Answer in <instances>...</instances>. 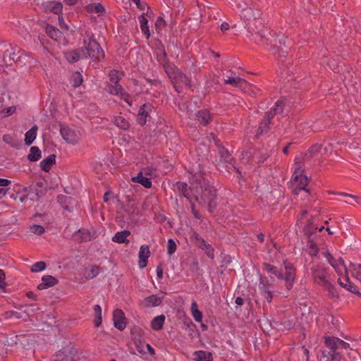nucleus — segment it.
Here are the masks:
<instances>
[{
    "mask_svg": "<svg viewBox=\"0 0 361 361\" xmlns=\"http://www.w3.org/2000/svg\"><path fill=\"white\" fill-rule=\"evenodd\" d=\"M241 15L250 22L251 39L270 51L279 61L284 62L292 45L291 40L283 35L277 38L275 32L265 27L261 19V11L248 6Z\"/></svg>",
    "mask_w": 361,
    "mask_h": 361,
    "instance_id": "nucleus-1",
    "label": "nucleus"
},
{
    "mask_svg": "<svg viewBox=\"0 0 361 361\" xmlns=\"http://www.w3.org/2000/svg\"><path fill=\"white\" fill-rule=\"evenodd\" d=\"M328 30H325L324 26L321 25L319 30V35L321 39L317 37V49L321 47L320 51L317 53V61L321 66V68H324L325 70L329 68L335 73H340L343 68L340 64V56L334 55L331 56L329 54V49H334L336 48L337 44V39L334 37V30L332 27H328Z\"/></svg>",
    "mask_w": 361,
    "mask_h": 361,
    "instance_id": "nucleus-2",
    "label": "nucleus"
},
{
    "mask_svg": "<svg viewBox=\"0 0 361 361\" xmlns=\"http://www.w3.org/2000/svg\"><path fill=\"white\" fill-rule=\"evenodd\" d=\"M192 173L196 182L195 190H193L194 201L201 206L207 205L209 212H214L216 207L215 188L206 179L205 173L200 165L197 171L192 169Z\"/></svg>",
    "mask_w": 361,
    "mask_h": 361,
    "instance_id": "nucleus-3",
    "label": "nucleus"
},
{
    "mask_svg": "<svg viewBox=\"0 0 361 361\" xmlns=\"http://www.w3.org/2000/svg\"><path fill=\"white\" fill-rule=\"evenodd\" d=\"M337 109L331 92L326 94L325 98L317 100V132H322L336 125Z\"/></svg>",
    "mask_w": 361,
    "mask_h": 361,
    "instance_id": "nucleus-4",
    "label": "nucleus"
},
{
    "mask_svg": "<svg viewBox=\"0 0 361 361\" xmlns=\"http://www.w3.org/2000/svg\"><path fill=\"white\" fill-rule=\"evenodd\" d=\"M322 338L325 346L329 349V351L321 350V355L317 354V360L319 361H341L342 354L337 350L339 348L348 349L350 348V344L334 336H324Z\"/></svg>",
    "mask_w": 361,
    "mask_h": 361,
    "instance_id": "nucleus-5",
    "label": "nucleus"
},
{
    "mask_svg": "<svg viewBox=\"0 0 361 361\" xmlns=\"http://www.w3.org/2000/svg\"><path fill=\"white\" fill-rule=\"evenodd\" d=\"M301 220L304 221L303 232L306 235L307 244L302 248V255L307 258L310 257L312 259L316 256V224L315 218L308 217L307 211L302 213Z\"/></svg>",
    "mask_w": 361,
    "mask_h": 361,
    "instance_id": "nucleus-6",
    "label": "nucleus"
},
{
    "mask_svg": "<svg viewBox=\"0 0 361 361\" xmlns=\"http://www.w3.org/2000/svg\"><path fill=\"white\" fill-rule=\"evenodd\" d=\"M109 82L106 84V90L111 95L118 96L129 106H133V101L130 99V94L126 91L119 82L121 77L116 70H111L109 73Z\"/></svg>",
    "mask_w": 361,
    "mask_h": 361,
    "instance_id": "nucleus-7",
    "label": "nucleus"
},
{
    "mask_svg": "<svg viewBox=\"0 0 361 361\" xmlns=\"http://www.w3.org/2000/svg\"><path fill=\"white\" fill-rule=\"evenodd\" d=\"M285 274H283L281 269H279L270 264L264 263V269L269 273L275 275L279 279L285 281V286L287 290H290L295 283V269L290 263H284Z\"/></svg>",
    "mask_w": 361,
    "mask_h": 361,
    "instance_id": "nucleus-8",
    "label": "nucleus"
},
{
    "mask_svg": "<svg viewBox=\"0 0 361 361\" xmlns=\"http://www.w3.org/2000/svg\"><path fill=\"white\" fill-rule=\"evenodd\" d=\"M83 48L86 54V59H91L94 62H99L105 57V54L99 42L95 39L94 34L87 35L82 40Z\"/></svg>",
    "mask_w": 361,
    "mask_h": 361,
    "instance_id": "nucleus-9",
    "label": "nucleus"
},
{
    "mask_svg": "<svg viewBox=\"0 0 361 361\" xmlns=\"http://www.w3.org/2000/svg\"><path fill=\"white\" fill-rule=\"evenodd\" d=\"M325 199H334L344 202L348 204L354 205L355 203L361 204V197L344 192H336L329 190H324L317 189V201H323Z\"/></svg>",
    "mask_w": 361,
    "mask_h": 361,
    "instance_id": "nucleus-10",
    "label": "nucleus"
},
{
    "mask_svg": "<svg viewBox=\"0 0 361 361\" xmlns=\"http://www.w3.org/2000/svg\"><path fill=\"white\" fill-rule=\"evenodd\" d=\"M324 135H317V166L321 167L324 164V160L329 157L334 152L335 145L339 144L336 139L328 137L324 138L322 141V137Z\"/></svg>",
    "mask_w": 361,
    "mask_h": 361,
    "instance_id": "nucleus-11",
    "label": "nucleus"
},
{
    "mask_svg": "<svg viewBox=\"0 0 361 361\" xmlns=\"http://www.w3.org/2000/svg\"><path fill=\"white\" fill-rule=\"evenodd\" d=\"M307 183L308 179L303 175L302 162L295 159L294 171L290 180L293 193L297 195L300 190H307Z\"/></svg>",
    "mask_w": 361,
    "mask_h": 361,
    "instance_id": "nucleus-12",
    "label": "nucleus"
},
{
    "mask_svg": "<svg viewBox=\"0 0 361 361\" xmlns=\"http://www.w3.org/2000/svg\"><path fill=\"white\" fill-rule=\"evenodd\" d=\"M284 106V100H278L275 103L274 106L266 113L262 121L259 122V127L257 130V136L267 133L269 130L271 120L275 116L280 115L283 112Z\"/></svg>",
    "mask_w": 361,
    "mask_h": 361,
    "instance_id": "nucleus-13",
    "label": "nucleus"
},
{
    "mask_svg": "<svg viewBox=\"0 0 361 361\" xmlns=\"http://www.w3.org/2000/svg\"><path fill=\"white\" fill-rule=\"evenodd\" d=\"M324 211H322V207L317 206V259L319 258V246L326 244V241L330 242L329 238L334 234L330 227H324L319 223L320 220H323V215Z\"/></svg>",
    "mask_w": 361,
    "mask_h": 361,
    "instance_id": "nucleus-14",
    "label": "nucleus"
},
{
    "mask_svg": "<svg viewBox=\"0 0 361 361\" xmlns=\"http://www.w3.org/2000/svg\"><path fill=\"white\" fill-rule=\"evenodd\" d=\"M320 278V282H317V286H320L322 290L326 292V298L334 302H338L341 300V296L335 286L328 279Z\"/></svg>",
    "mask_w": 361,
    "mask_h": 361,
    "instance_id": "nucleus-15",
    "label": "nucleus"
},
{
    "mask_svg": "<svg viewBox=\"0 0 361 361\" xmlns=\"http://www.w3.org/2000/svg\"><path fill=\"white\" fill-rule=\"evenodd\" d=\"M273 278L269 279L267 277L260 276L259 281V290L260 294L267 300L268 302H271L273 299Z\"/></svg>",
    "mask_w": 361,
    "mask_h": 361,
    "instance_id": "nucleus-16",
    "label": "nucleus"
},
{
    "mask_svg": "<svg viewBox=\"0 0 361 361\" xmlns=\"http://www.w3.org/2000/svg\"><path fill=\"white\" fill-rule=\"evenodd\" d=\"M191 238L195 240V245L202 250L209 258H214V249L212 245L207 243L197 233L195 232Z\"/></svg>",
    "mask_w": 361,
    "mask_h": 361,
    "instance_id": "nucleus-17",
    "label": "nucleus"
},
{
    "mask_svg": "<svg viewBox=\"0 0 361 361\" xmlns=\"http://www.w3.org/2000/svg\"><path fill=\"white\" fill-rule=\"evenodd\" d=\"M174 190L180 195L185 197L189 202L194 200L193 190H195V186L189 188L187 183L178 181L174 185Z\"/></svg>",
    "mask_w": 361,
    "mask_h": 361,
    "instance_id": "nucleus-18",
    "label": "nucleus"
},
{
    "mask_svg": "<svg viewBox=\"0 0 361 361\" xmlns=\"http://www.w3.org/2000/svg\"><path fill=\"white\" fill-rule=\"evenodd\" d=\"M86 56L83 48H78L64 52V58L70 63H76L81 59H86Z\"/></svg>",
    "mask_w": 361,
    "mask_h": 361,
    "instance_id": "nucleus-19",
    "label": "nucleus"
},
{
    "mask_svg": "<svg viewBox=\"0 0 361 361\" xmlns=\"http://www.w3.org/2000/svg\"><path fill=\"white\" fill-rule=\"evenodd\" d=\"M343 278L345 281V283H344L343 288L361 298V292L360 291V288L350 280L349 277L348 269H345Z\"/></svg>",
    "mask_w": 361,
    "mask_h": 361,
    "instance_id": "nucleus-20",
    "label": "nucleus"
},
{
    "mask_svg": "<svg viewBox=\"0 0 361 361\" xmlns=\"http://www.w3.org/2000/svg\"><path fill=\"white\" fill-rule=\"evenodd\" d=\"M151 252L149 245L145 244L142 245L140 247L138 254V266L140 269H144L147 267L148 263V258L150 257Z\"/></svg>",
    "mask_w": 361,
    "mask_h": 361,
    "instance_id": "nucleus-21",
    "label": "nucleus"
},
{
    "mask_svg": "<svg viewBox=\"0 0 361 361\" xmlns=\"http://www.w3.org/2000/svg\"><path fill=\"white\" fill-rule=\"evenodd\" d=\"M113 319L114 326L118 330L122 331L126 327V317L121 309H116L114 311Z\"/></svg>",
    "mask_w": 361,
    "mask_h": 361,
    "instance_id": "nucleus-22",
    "label": "nucleus"
},
{
    "mask_svg": "<svg viewBox=\"0 0 361 361\" xmlns=\"http://www.w3.org/2000/svg\"><path fill=\"white\" fill-rule=\"evenodd\" d=\"M52 361H78L72 350L69 348H64L58 351Z\"/></svg>",
    "mask_w": 361,
    "mask_h": 361,
    "instance_id": "nucleus-23",
    "label": "nucleus"
},
{
    "mask_svg": "<svg viewBox=\"0 0 361 361\" xmlns=\"http://www.w3.org/2000/svg\"><path fill=\"white\" fill-rule=\"evenodd\" d=\"M42 6L46 13H53L57 15L61 13L63 8V5L61 2L54 1L44 2Z\"/></svg>",
    "mask_w": 361,
    "mask_h": 361,
    "instance_id": "nucleus-24",
    "label": "nucleus"
},
{
    "mask_svg": "<svg viewBox=\"0 0 361 361\" xmlns=\"http://www.w3.org/2000/svg\"><path fill=\"white\" fill-rule=\"evenodd\" d=\"M196 118L200 124L205 126L212 121L213 114L207 109H202L196 113Z\"/></svg>",
    "mask_w": 361,
    "mask_h": 361,
    "instance_id": "nucleus-25",
    "label": "nucleus"
},
{
    "mask_svg": "<svg viewBox=\"0 0 361 361\" xmlns=\"http://www.w3.org/2000/svg\"><path fill=\"white\" fill-rule=\"evenodd\" d=\"M331 275L335 277V274L329 267H324V264L322 262H317V282H320V277L329 280Z\"/></svg>",
    "mask_w": 361,
    "mask_h": 361,
    "instance_id": "nucleus-26",
    "label": "nucleus"
},
{
    "mask_svg": "<svg viewBox=\"0 0 361 361\" xmlns=\"http://www.w3.org/2000/svg\"><path fill=\"white\" fill-rule=\"evenodd\" d=\"M152 106L150 104H144L138 111L139 123L144 126L146 123L147 118L149 116V112L152 111Z\"/></svg>",
    "mask_w": 361,
    "mask_h": 361,
    "instance_id": "nucleus-27",
    "label": "nucleus"
},
{
    "mask_svg": "<svg viewBox=\"0 0 361 361\" xmlns=\"http://www.w3.org/2000/svg\"><path fill=\"white\" fill-rule=\"evenodd\" d=\"M59 281L54 276L46 275L42 278V283L37 286V289L44 290L56 285Z\"/></svg>",
    "mask_w": 361,
    "mask_h": 361,
    "instance_id": "nucleus-28",
    "label": "nucleus"
},
{
    "mask_svg": "<svg viewBox=\"0 0 361 361\" xmlns=\"http://www.w3.org/2000/svg\"><path fill=\"white\" fill-rule=\"evenodd\" d=\"M227 78L224 79V83L225 84H229L235 87H238L239 89L242 90L243 87H245L246 86V80L240 78V77H231V76H226Z\"/></svg>",
    "mask_w": 361,
    "mask_h": 361,
    "instance_id": "nucleus-29",
    "label": "nucleus"
},
{
    "mask_svg": "<svg viewBox=\"0 0 361 361\" xmlns=\"http://www.w3.org/2000/svg\"><path fill=\"white\" fill-rule=\"evenodd\" d=\"M138 20L140 23V26L142 32L147 39H149L151 36V32L149 30V27L148 25V20L146 18L145 13L139 16Z\"/></svg>",
    "mask_w": 361,
    "mask_h": 361,
    "instance_id": "nucleus-30",
    "label": "nucleus"
},
{
    "mask_svg": "<svg viewBox=\"0 0 361 361\" xmlns=\"http://www.w3.org/2000/svg\"><path fill=\"white\" fill-rule=\"evenodd\" d=\"M132 181L134 183H137L141 184L142 186H144L146 188H152V183L149 178H147L146 176H143V172L140 171L138 173V174L133 177L131 178Z\"/></svg>",
    "mask_w": 361,
    "mask_h": 361,
    "instance_id": "nucleus-31",
    "label": "nucleus"
},
{
    "mask_svg": "<svg viewBox=\"0 0 361 361\" xmlns=\"http://www.w3.org/2000/svg\"><path fill=\"white\" fill-rule=\"evenodd\" d=\"M130 235V232L128 230L118 231L112 237V241L117 243H128L129 240L127 238Z\"/></svg>",
    "mask_w": 361,
    "mask_h": 361,
    "instance_id": "nucleus-32",
    "label": "nucleus"
},
{
    "mask_svg": "<svg viewBox=\"0 0 361 361\" xmlns=\"http://www.w3.org/2000/svg\"><path fill=\"white\" fill-rule=\"evenodd\" d=\"M55 161H56V155L52 154L49 155L44 159H43L40 162L39 165H40L41 169L43 171H46V172H49L50 171L52 165L54 164H55Z\"/></svg>",
    "mask_w": 361,
    "mask_h": 361,
    "instance_id": "nucleus-33",
    "label": "nucleus"
},
{
    "mask_svg": "<svg viewBox=\"0 0 361 361\" xmlns=\"http://www.w3.org/2000/svg\"><path fill=\"white\" fill-rule=\"evenodd\" d=\"M162 298L157 295H152L144 299V305L146 307H156L162 302Z\"/></svg>",
    "mask_w": 361,
    "mask_h": 361,
    "instance_id": "nucleus-34",
    "label": "nucleus"
},
{
    "mask_svg": "<svg viewBox=\"0 0 361 361\" xmlns=\"http://www.w3.org/2000/svg\"><path fill=\"white\" fill-rule=\"evenodd\" d=\"M195 361H213L212 353L204 350H197L193 353Z\"/></svg>",
    "mask_w": 361,
    "mask_h": 361,
    "instance_id": "nucleus-35",
    "label": "nucleus"
},
{
    "mask_svg": "<svg viewBox=\"0 0 361 361\" xmlns=\"http://www.w3.org/2000/svg\"><path fill=\"white\" fill-rule=\"evenodd\" d=\"M241 90L248 94L252 97H256L262 94V90L259 88L252 85V84L247 82V81L246 86H245V87H243Z\"/></svg>",
    "mask_w": 361,
    "mask_h": 361,
    "instance_id": "nucleus-36",
    "label": "nucleus"
},
{
    "mask_svg": "<svg viewBox=\"0 0 361 361\" xmlns=\"http://www.w3.org/2000/svg\"><path fill=\"white\" fill-rule=\"evenodd\" d=\"M165 319L166 317L164 314L155 317L151 322V328L154 331L162 329Z\"/></svg>",
    "mask_w": 361,
    "mask_h": 361,
    "instance_id": "nucleus-37",
    "label": "nucleus"
},
{
    "mask_svg": "<svg viewBox=\"0 0 361 361\" xmlns=\"http://www.w3.org/2000/svg\"><path fill=\"white\" fill-rule=\"evenodd\" d=\"M324 247L319 246V252L322 255L326 257V261L330 265H334L335 262H337L336 259L334 257L333 255L327 248V245H324Z\"/></svg>",
    "mask_w": 361,
    "mask_h": 361,
    "instance_id": "nucleus-38",
    "label": "nucleus"
},
{
    "mask_svg": "<svg viewBox=\"0 0 361 361\" xmlns=\"http://www.w3.org/2000/svg\"><path fill=\"white\" fill-rule=\"evenodd\" d=\"M37 126L35 125L32 126L25 135V143L26 145L32 144L37 136Z\"/></svg>",
    "mask_w": 361,
    "mask_h": 361,
    "instance_id": "nucleus-39",
    "label": "nucleus"
},
{
    "mask_svg": "<svg viewBox=\"0 0 361 361\" xmlns=\"http://www.w3.org/2000/svg\"><path fill=\"white\" fill-rule=\"evenodd\" d=\"M114 123L116 126L124 130H128L130 126L128 121L122 116H115Z\"/></svg>",
    "mask_w": 361,
    "mask_h": 361,
    "instance_id": "nucleus-40",
    "label": "nucleus"
},
{
    "mask_svg": "<svg viewBox=\"0 0 361 361\" xmlns=\"http://www.w3.org/2000/svg\"><path fill=\"white\" fill-rule=\"evenodd\" d=\"M47 34L53 39L58 40L61 37V32L51 25H47L46 27Z\"/></svg>",
    "mask_w": 361,
    "mask_h": 361,
    "instance_id": "nucleus-41",
    "label": "nucleus"
},
{
    "mask_svg": "<svg viewBox=\"0 0 361 361\" xmlns=\"http://www.w3.org/2000/svg\"><path fill=\"white\" fill-rule=\"evenodd\" d=\"M41 158V151L37 146L31 147L30 153L27 155V159L30 161L34 162L38 161Z\"/></svg>",
    "mask_w": 361,
    "mask_h": 361,
    "instance_id": "nucleus-42",
    "label": "nucleus"
},
{
    "mask_svg": "<svg viewBox=\"0 0 361 361\" xmlns=\"http://www.w3.org/2000/svg\"><path fill=\"white\" fill-rule=\"evenodd\" d=\"M71 82L75 88L80 87L83 82V77L79 71H75L72 74Z\"/></svg>",
    "mask_w": 361,
    "mask_h": 361,
    "instance_id": "nucleus-43",
    "label": "nucleus"
},
{
    "mask_svg": "<svg viewBox=\"0 0 361 361\" xmlns=\"http://www.w3.org/2000/svg\"><path fill=\"white\" fill-rule=\"evenodd\" d=\"M250 0H231L233 6H235L239 11L243 13L249 6Z\"/></svg>",
    "mask_w": 361,
    "mask_h": 361,
    "instance_id": "nucleus-44",
    "label": "nucleus"
},
{
    "mask_svg": "<svg viewBox=\"0 0 361 361\" xmlns=\"http://www.w3.org/2000/svg\"><path fill=\"white\" fill-rule=\"evenodd\" d=\"M191 313L195 321L200 322L202 320V313L197 308V304L196 302H193L191 305Z\"/></svg>",
    "mask_w": 361,
    "mask_h": 361,
    "instance_id": "nucleus-45",
    "label": "nucleus"
},
{
    "mask_svg": "<svg viewBox=\"0 0 361 361\" xmlns=\"http://www.w3.org/2000/svg\"><path fill=\"white\" fill-rule=\"evenodd\" d=\"M95 314L94 324L96 327H99L102 324V307L99 305H95L93 307Z\"/></svg>",
    "mask_w": 361,
    "mask_h": 361,
    "instance_id": "nucleus-46",
    "label": "nucleus"
},
{
    "mask_svg": "<svg viewBox=\"0 0 361 361\" xmlns=\"http://www.w3.org/2000/svg\"><path fill=\"white\" fill-rule=\"evenodd\" d=\"M61 134L64 140H66L69 143H73L74 142V137L73 136V132L66 128H61Z\"/></svg>",
    "mask_w": 361,
    "mask_h": 361,
    "instance_id": "nucleus-47",
    "label": "nucleus"
},
{
    "mask_svg": "<svg viewBox=\"0 0 361 361\" xmlns=\"http://www.w3.org/2000/svg\"><path fill=\"white\" fill-rule=\"evenodd\" d=\"M11 50L13 51H10L8 50H7L6 52H5V55H4V57H6V56H8L10 58L11 60H12L14 62H16L19 60L20 59V56H17V54H16V51L18 53H19L20 51V49L18 47H16L14 48H11Z\"/></svg>",
    "mask_w": 361,
    "mask_h": 361,
    "instance_id": "nucleus-48",
    "label": "nucleus"
},
{
    "mask_svg": "<svg viewBox=\"0 0 361 361\" xmlns=\"http://www.w3.org/2000/svg\"><path fill=\"white\" fill-rule=\"evenodd\" d=\"M219 154L220 157L226 162H231V155L224 147H221L219 149Z\"/></svg>",
    "mask_w": 361,
    "mask_h": 361,
    "instance_id": "nucleus-49",
    "label": "nucleus"
},
{
    "mask_svg": "<svg viewBox=\"0 0 361 361\" xmlns=\"http://www.w3.org/2000/svg\"><path fill=\"white\" fill-rule=\"evenodd\" d=\"M98 274L99 267L95 265H92L86 272V278L87 279H92L95 278Z\"/></svg>",
    "mask_w": 361,
    "mask_h": 361,
    "instance_id": "nucleus-50",
    "label": "nucleus"
},
{
    "mask_svg": "<svg viewBox=\"0 0 361 361\" xmlns=\"http://www.w3.org/2000/svg\"><path fill=\"white\" fill-rule=\"evenodd\" d=\"M176 78L182 84L185 85L186 87H190L191 81L189 78L184 73L181 72H178L176 75Z\"/></svg>",
    "mask_w": 361,
    "mask_h": 361,
    "instance_id": "nucleus-51",
    "label": "nucleus"
},
{
    "mask_svg": "<svg viewBox=\"0 0 361 361\" xmlns=\"http://www.w3.org/2000/svg\"><path fill=\"white\" fill-rule=\"evenodd\" d=\"M166 25V22L161 16H159L155 22V30L157 33H161Z\"/></svg>",
    "mask_w": 361,
    "mask_h": 361,
    "instance_id": "nucleus-52",
    "label": "nucleus"
},
{
    "mask_svg": "<svg viewBox=\"0 0 361 361\" xmlns=\"http://www.w3.org/2000/svg\"><path fill=\"white\" fill-rule=\"evenodd\" d=\"M351 23L353 25V27L355 33H357L361 35V21L359 18L352 17Z\"/></svg>",
    "mask_w": 361,
    "mask_h": 361,
    "instance_id": "nucleus-53",
    "label": "nucleus"
},
{
    "mask_svg": "<svg viewBox=\"0 0 361 361\" xmlns=\"http://www.w3.org/2000/svg\"><path fill=\"white\" fill-rule=\"evenodd\" d=\"M46 268V264L44 262L39 261L33 264L31 267L32 272H38L43 271Z\"/></svg>",
    "mask_w": 361,
    "mask_h": 361,
    "instance_id": "nucleus-54",
    "label": "nucleus"
},
{
    "mask_svg": "<svg viewBox=\"0 0 361 361\" xmlns=\"http://www.w3.org/2000/svg\"><path fill=\"white\" fill-rule=\"evenodd\" d=\"M30 231L36 234V235H42L44 233L45 231V229L44 228L41 226V225H37V224H34V225H32L30 227Z\"/></svg>",
    "mask_w": 361,
    "mask_h": 361,
    "instance_id": "nucleus-55",
    "label": "nucleus"
},
{
    "mask_svg": "<svg viewBox=\"0 0 361 361\" xmlns=\"http://www.w3.org/2000/svg\"><path fill=\"white\" fill-rule=\"evenodd\" d=\"M322 211H324L323 215V220H320L319 223H321L322 225H324V227H330L331 228L332 227L331 226L329 225V221L331 220V218L330 217L331 214H327L328 212L326 209H324L322 208Z\"/></svg>",
    "mask_w": 361,
    "mask_h": 361,
    "instance_id": "nucleus-56",
    "label": "nucleus"
},
{
    "mask_svg": "<svg viewBox=\"0 0 361 361\" xmlns=\"http://www.w3.org/2000/svg\"><path fill=\"white\" fill-rule=\"evenodd\" d=\"M177 246L176 242L173 239L168 240L167 252L169 255H173L176 250Z\"/></svg>",
    "mask_w": 361,
    "mask_h": 361,
    "instance_id": "nucleus-57",
    "label": "nucleus"
},
{
    "mask_svg": "<svg viewBox=\"0 0 361 361\" xmlns=\"http://www.w3.org/2000/svg\"><path fill=\"white\" fill-rule=\"evenodd\" d=\"M16 108L14 106L8 107L1 112V116L6 117V116H11L14 114V112L16 111Z\"/></svg>",
    "mask_w": 361,
    "mask_h": 361,
    "instance_id": "nucleus-58",
    "label": "nucleus"
},
{
    "mask_svg": "<svg viewBox=\"0 0 361 361\" xmlns=\"http://www.w3.org/2000/svg\"><path fill=\"white\" fill-rule=\"evenodd\" d=\"M190 207H191V212H192L194 217L197 219H200L202 216L200 215L199 212L195 209V201L193 200V201L190 202Z\"/></svg>",
    "mask_w": 361,
    "mask_h": 361,
    "instance_id": "nucleus-59",
    "label": "nucleus"
},
{
    "mask_svg": "<svg viewBox=\"0 0 361 361\" xmlns=\"http://www.w3.org/2000/svg\"><path fill=\"white\" fill-rule=\"evenodd\" d=\"M137 6V7L140 9L145 10V8L147 7L148 9L149 8L147 6V4L145 2H141L140 0H132Z\"/></svg>",
    "mask_w": 361,
    "mask_h": 361,
    "instance_id": "nucleus-60",
    "label": "nucleus"
},
{
    "mask_svg": "<svg viewBox=\"0 0 361 361\" xmlns=\"http://www.w3.org/2000/svg\"><path fill=\"white\" fill-rule=\"evenodd\" d=\"M5 286V273L2 269H0V288H4Z\"/></svg>",
    "mask_w": 361,
    "mask_h": 361,
    "instance_id": "nucleus-61",
    "label": "nucleus"
},
{
    "mask_svg": "<svg viewBox=\"0 0 361 361\" xmlns=\"http://www.w3.org/2000/svg\"><path fill=\"white\" fill-rule=\"evenodd\" d=\"M335 270L336 273L340 276L341 277L344 276V274H343V271L341 270V269L340 268V267H338V264L337 262H335L334 265H331Z\"/></svg>",
    "mask_w": 361,
    "mask_h": 361,
    "instance_id": "nucleus-62",
    "label": "nucleus"
},
{
    "mask_svg": "<svg viewBox=\"0 0 361 361\" xmlns=\"http://www.w3.org/2000/svg\"><path fill=\"white\" fill-rule=\"evenodd\" d=\"M156 272L158 279H161L163 277V267L161 264L157 266Z\"/></svg>",
    "mask_w": 361,
    "mask_h": 361,
    "instance_id": "nucleus-63",
    "label": "nucleus"
},
{
    "mask_svg": "<svg viewBox=\"0 0 361 361\" xmlns=\"http://www.w3.org/2000/svg\"><path fill=\"white\" fill-rule=\"evenodd\" d=\"M190 269L192 271H197L199 269H200V266H199V263L197 261H194L191 264H190Z\"/></svg>",
    "mask_w": 361,
    "mask_h": 361,
    "instance_id": "nucleus-64",
    "label": "nucleus"
}]
</instances>
